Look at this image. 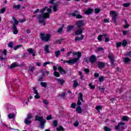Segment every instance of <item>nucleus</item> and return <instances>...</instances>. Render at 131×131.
Here are the masks:
<instances>
[{
  "mask_svg": "<svg viewBox=\"0 0 131 131\" xmlns=\"http://www.w3.org/2000/svg\"><path fill=\"white\" fill-rule=\"evenodd\" d=\"M66 96V93H62L60 95V97H61V98H63V99H64V98H65Z\"/></svg>",
  "mask_w": 131,
  "mask_h": 131,
  "instance_id": "56",
  "label": "nucleus"
},
{
  "mask_svg": "<svg viewBox=\"0 0 131 131\" xmlns=\"http://www.w3.org/2000/svg\"><path fill=\"white\" fill-rule=\"evenodd\" d=\"M22 47H23L22 45H17L14 47V51H17V50H18V49H19V48H22Z\"/></svg>",
  "mask_w": 131,
  "mask_h": 131,
  "instance_id": "38",
  "label": "nucleus"
},
{
  "mask_svg": "<svg viewBox=\"0 0 131 131\" xmlns=\"http://www.w3.org/2000/svg\"><path fill=\"white\" fill-rule=\"evenodd\" d=\"M76 106V104L75 103H72L71 105V108H75V106Z\"/></svg>",
  "mask_w": 131,
  "mask_h": 131,
  "instance_id": "60",
  "label": "nucleus"
},
{
  "mask_svg": "<svg viewBox=\"0 0 131 131\" xmlns=\"http://www.w3.org/2000/svg\"><path fill=\"white\" fill-rule=\"evenodd\" d=\"M32 90H33L34 94H35V95H38V92L35 87L32 88Z\"/></svg>",
  "mask_w": 131,
  "mask_h": 131,
  "instance_id": "35",
  "label": "nucleus"
},
{
  "mask_svg": "<svg viewBox=\"0 0 131 131\" xmlns=\"http://www.w3.org/2000/svg\"><path fill=\"white\" fill-rule=\"evenodd\" d=\"M127 45V41H126V40H123L122 43V47H126Z\"/></svg>",
  "mask_w": 131,
  "mask_h": 131,
  "instance_id": "34",
  "label": "nucleus"
},
{
  "mask_svg": "<svg viewBox=\"0 0 131 131\" xmlns=\"http://www.w3.org/2000/svg\"><path fill=\"white\" fill-rule=\"evenodd\" d=\"M54 75L55 77H60V73L58 72H54Z\"/></svg>",
  "mask_w": 131,
  "mask_h": 131,
  "instance_id": "37",
  "label": "nucleus"
},
{
  "mask_svg": "<svg viewBox=\"0 0 131 131\" xmlns=\"http://www.w3.org/2000/svg\"><path fill=\"white\" fill-rule=\"evenodd\" d=\"M89 86L90 88H91V89L92 90H94V89H95V88H96V85H93V84H92V83H89Z\"/></svg>",
  "mask_w": 131,
  "mask_h": 131,
  "instance_id": "50",
  "label": "nucleus"
},
{
  "mask_svg": "<svg viewBox=\"0 0 131 131\" xmlns=\"http://www.w3.org/2000/svg\"><path fill=\"white\" fill-rule=\"evenodd\" d=\"M50 48V46L48 45H46L44 48L45 51L47 54H49L50 53V51L49 48Z\"/></svg>",
  "mask_w": 131,
  "mask_h": 131,
  "instance_id": "24",
  "label": "nucleus"
},
{
  "mask_svg": "<svg viewBox=\"0 0 131 131\" xmlns=\"http://www.w3.org/2000/svg\"><path fill=\"white\" fill-rule=\"evenodd\" d=\"M130 58H129V57H126L124 58V62L125 64H129V62H130Z\"/></svg>",
  "mask_w": 131,
  "mask_h": 131,
  "instance_id": "21",
  "label": "nucleus"
},
{
  "mask_svg": "<svg viewBox=\"0 0 131 131\" xmlns=\"http://www.w3.org/2000/svg\"><path fill=\"white\" fill-rule=\"evenodd\" d=\"M78 85V82H77V80H75L74 81V84H73L74 88H77Z\"/></svg>",
  "mask_w": 131,
  "mask_h": 131,
  "instance_id": "33",
  "label": "nucleus"
},
{
  "mask_svg": "<svg viewBox=\"0 0 131 131\" xmlns=\"http://www.w3.org/2000/svg\"><path fill=\"white\" fill-rule=\"evenodd\" d=\"M99 80L100 82H103V81H104V76L99 77Z\"/></svg>",
  "mask_w": 131,
  "mask_h": 131,
  "instance_id": "49",
  "label": "nucleus"
},
{
  "mask_svg": "<svg viewBox=\"0 0 131 131\" xmlns=\"http://www.w3.org/2000/svg\"><path fill=\"white\" fill-rule=\"evenodd\" d=\"M58 69L60 73H63L64 74L66 73V71H65V70H64V69H63V68H62V67H59L58 68Z\"/></svg>",
  "mask_w": 131,
  "mask_h": 131,
  "instance_id": "22",
  "label": "nucleus"
},
{
  "mask_svg": "<svg viewBox=\"0 0 131 131\" xmlns=\"http://www.w3.org/2000/svg\"><path fill=\"white\" fill-rule=\"evenodd\" d=\"M55 54V56L59 57V56H60L61 54V51H60L59 50L56 51Z\"/></svg>",
  "mask_w": 131,
  "mask_h": 131,
  "instance_id": "39",
  "label": "nucleus"
},
{
  "mask_svg": "<svg viewBox=\"0 0 131 131\" xmlns=\"http://www.w3.org/2000/svg\"><path fill=\"white\" fill-rule=\"evenodd\" d=\"M105 64L103 62L99 61L98 63V68L99 69H103V68H105Z\"/></svg>",
  "mask_w": 131,
  "mask_h": 131,
  "instance_id": "15",
  "label": "nucleus"
},
{
  "mask_svg": "<svg viewBox=\"0 0 131 131\" xmlns=\"http://www.w3.org/2000/svg\"><path fill=\"white\" fill-rule=\"evenodd\" d=\"M79 75L80 76V78L81 80H83V78L84 77V76H83V74H82V72L81 71H79L78 72Z\"/></svg>",
  "mask_w": 131,
  "mask_h": 131,
  "instance_id": "25",
  "label": "nucleus"
},
{
  "mask_svg": "<svg viewBox=\"0 0 131 131\" xmlns=\"http://www.w3.org/2000/svg\"><path fill=\"white\" fill-rule=\"evenodd\" d=\"M40 85H41V86H42L43 88H47V86L48 85V83L46 82H40Z\"/></svg>",
  "mask_w": 131,
  "mask_h": 131,
  "instance_id": "28",
  "label": "nucleus"
},
{
  "mask_svg": "<svg viewBox=\"0 0 131 131\" xmlns=\"http://www.w3.org/2000/svg\"><path fill=\"white\" fill-rule=\"evenodd\" d=\"M58 11V6H53V12H57Z\"/></svg>",
  "mask_w": 131,
  "mask_h": 131,
  "instance_id": "52",
  "label": "nucleus"
},
{
  "mask_svg": "<svg viewBox=\"0 0 131 131\" xmlns=\"http://www.w3.org/2000/svg\"><path fill=\"white\" fill-rule=\"evenodd\" d=\"M35 121L40 122V126H41V128L45 127V124H46V122H47V120H46V119H43L42 116H39L38 115L35 116Z\"/></svg>",
  "mask_w": 131,
  "mask_h": 131,
  "instance_id": "3",
  "label": "nucleus"
},
{
  "mask_svg": "<svg viewBox=\"0 0 131 131\" xmlns=\"http://www.w3.org/2000/svg\"><path fill=\"white\" fill-rule=\"evenodd\" d=\"M100 51H104V48H103V47H99L96 49V52H99Z\"/></svg>",
  "mask_w": 131,
  "mask_h": 131,
  "instance_id": "54",
  "label": "nucleus"
},
{
  "mask_svg": "<svg viewBox=\"0 0 131 131\" xmlns=\"http://www.w3.org/2000/svg\"><path fill=\"white\" fill-rule=\"evenodd\" d=\"M73 28H74V26L73 25H69L67 26V31H68V32H71V30H72V29H73Z\"/></svg>",
  "mask_w": 131,
  "mask_h": 131,
  "instance_id": "23",
  "label": "nucleus"
},
{
  "mask_svg": "<svg viewBox=\"0 0 131 131\" xmlns=\"http://www.w3.org/2000/svg\"><path fill=\"white\" fill-rule=\"evenodd\" d=\"M101 11V9H100V8H97L95 9V14H99V13H100Z\"/></svg>",
  "mask_w": 131,
  "mask_h": 131,
  "instance_id": "40",
  "label": "nucleus"
},
{
  "mask_svg": "<svg viewBox=\"0 0 131 131\" xmlns=\"http://www.w3.org/2000/svg\"><path fill=\"white\" fill-rule=\"evenodd\" d=\"M126 56H127L128 57H131V51L127 52L126 53Z\"/></svg>",
  "mask_w": 131,
  "mask_h": 131,
  "instance_id": "63",
  "label": "nucleus"
},
{
  "mask_svg": "<svg viewBox=\"0 0 131 131\" xmlns=\"http://www.w3.org/2000/svg\"><path fill=\"white\" fill-rule=\"evenodd\" d=\"M77 30L75 32V35H82L83 32V28H77Z\"/></svg>",
  "mask_w": 131,
  "mask_h": 131,
  "instance_id": "12",
  "label": "nucleus"
},
{
  "mask_svg": "<svg viewBox=\"0 0 131 131\" xmlns=\"http://www.w3.org/2000/svg\"><path fill=\"white\" fill-rule=\"evenodd\" d=\"M38 81H43V77H40L38 79Z\"/></svg>",
  "mask_w": 131,
  "mask_h": 131,
  "instance_id": "64",
  "label": "nucleus"
},
{
  "mask_svg": "<svg viewBox=\"0 0 131 131\" xmlns=\"http://www.w3.org/2000/svg\"><path fill=\"white\" fill-rule=\"evenodd\" d=\"M6 12V8H3L0 10V14H4Z\"/></svg>",
  "mask_w": 131,
  "mask_h": 131,
  "instance_id": "46",
  "label": "nucleus"
},
{
  "mask_svg": "<svg viewBox=\"0 0 131 131\" xmlns=\"http://www.w3.org/2000/svg\"><path fill=\"white\" fill-rule=\"evenodd\" d=\"M97 60V57H96V55H92L89 59V61H90L91 63H95V62Z\"/></svg>",
  "mask_w": 131,
  "mask_h": 131,
  "instance_id": "17",
  "label": "nucleus"
},
{
  "mask_svg": "<svg viewBox=\"0 0 131 131\" xmlns=\"http://www.w3.org/2000/svg\"><path fill=\"white\" fill-rule=\"evenodd\" d=\"M46 119L47 120H51V119H52V115H50L49 116H48L47 117H46Z\"/></svg>",
  "mask_w": 131,
  "mask_h": 131,
  "instance_id": "59",
  "label": "nucleus"
},
{
  "mask_svg": "<svg viewBox=\"0 0 131 131\" xmlns=\"http://www.w3.org/2000/svg\"><path fill=\"white\" fill-rule=\"evenodd\" d=\"M83 38H84V35H81V37H76L75 38V41L76 42L77 41H78V40H82Z\"/></svg>",
  "mask_w": 131,
  "mask_h": 131,
  "instance_id": "19",
  "label": "nucleus"
},
{
  "mask_svg": "<svg viewBox=\"0 0 131 131\" xmlns=\"http://www.w3.org/2000/svg\"><path fill=\"white\" fill-rule=\"evenodd\" d=\"M93 11H94V9L89 8L88 9V10H84V13L86 15H90L91 14L93 13Z\"/></svg>",
  "mask_w": 131,
  "mask_h": 131,
  "instance_id": "14",
  "label": "nucleus"
},
{
  "mask_svg": "<svg viewBox=\"0 0 131 131\" xmlns=\"http://www.w3.org/2000/svg\"><path fill=\"white\" fill-rule=\"evenodd\" d=\"M55 80L57 81L58 84H59V85H61V86H63V85L65 83V80L63 79L56 78Z\"/></svg>",
  "mask_w": 131,
  "mask_h": 131,
  "instance_id": "13",
  "label": "nucleus"
},
{
  "mask_svg": "<svg viewBox=\"0 0 131 131\" xmlns=\"http://www.w3.org/2000/svg\"><path fill=\"white\" fill-rule=\"evenodd\" d=\"M110 14L111 16H112V19L114 23H116L117 20V17L118 16V13L114 11H110Z\"/></svg>",
  "mask_w": 131,
  "mask_h": 131,
  "instance_id": "7",
  "label": "nucleus"
},
{
  "mask_svg": "<svg viewBox=\"0 0 131 131\" xmlns=\"http://www.w3.org/2000/svg\"><path fill=\"white\" fill-rule=\"evenodd\" d=\"M80 100L81 102H83V95H82V93L81 92H80L79 93V97L78 98V101L77 103V105H82V103L80 101Z\"/></svg>",
  "mask_w": 131,
  "mask_h": 131,
  "instance_id": "9",
  "label": "nucleus"
},
{
  "mask_svg": "<svg viewBox=\"0 0 131 131\" xmlns=\"http://www.w3.org/2000/svg\"><path fill=\"white\" fill-rule=\"evenodd\" d=\"M25 124H30L31 123V120H29V119L26 118L25 120Z\"/></svg>",
  "mask_w": 131,
  "mask_h": 131,
  "instance_id": "27",
  "label": "nucleus"
},
{
  "mask_svg": "<svg viewBox=\"0 0 131 131\" xmlns=\"http://www.w3.org/2000/svg\"><path fill=\"white\" fill-rule=\"evenodd\" d=\"M123 7H125V8H128L129 6H130V3H124L123 4Z\"/></svg>",
  "mask_w": 131,
  "mask_h": 131,
  "instance_id": "36",
  "label": "nucleus"
},
{
  "mask_svg": "<svg viewBox=\"0 0 131 131\" xmlns=\"http://www.w3.org/2000/svg\"><path fill=\"white\" fill-rule=\"evenodd\" d=\"M124 124H125V123L124 122H119L118 124L115 127L116 130H124V128H125V127H124Z\"/></svg>",
  "mask_w": 131,
  "mask_h": 131,
  "instance_id": "6",
  "label": "nucleus"
},
{
  "mask_svg": "<svg viewBox=\"0 0 131 131\" xmlns=\"http://www.w3.org/2000/svg\"><path fill=\"white\" fill-rule=\"evenodd\" d=\"M48 9V7L45 6L44 8H43L42 9L40 10V13H43L46 10Z\"/></svg>",
  "mask_w": 131,
  "mask_h": 131,
  "instance_id": "44",
  "label": "nucleus"
},
{
  "mask_svg": "<svg viewBox=\"0 0 131 131\" xmlns=\"http://www.w3.org/2000/svg\"><path fill=\"white\" fill-rule=\"evenodd\" d=\"M96 110L98 111V112H100V110H102V106H96Z\"/></svg>",
  "mask_w": 131,
  "mask_h": 131,
  "instance_id": "48",
  "label": "nucleus"
},
{
  "mask_svg": "<svg viewBox=\"0 0 131 131\" xmlns=\"http://www.w3.org/2000/svg\"><path fill=\"white\" fill-rule=\"evenodd\" d=\"M78 14V11L75 10L74 12L72 13H69V16H73V17H76L77 19H82V16H81L80 14Z\"/></svg>",
  "mask_w": 131,
  "mask_h": 131,
  "instance_id": "8",
  "label": "nucleus"
},
{
  "mask_svg": "<svg viewBox=\"0 0 131 131\" xmlns=\"http://www.w3.org/2000/svg\"><path fill=\"white\" fill-rule=\"evenodd\" d=\"M129 118L126 116H123L122 118L123 121H128Z\"/></svg>",
  "mask_w": 131,
  "mask_h": 131,
  "instance_id": "26",
  "label": "nucleus"
},
{
  "mask_svg": "<svg viewBox=\"0 0 131 131\" xmlns=\"http://www.w3.org/2000/svg\"><path fill=\"white\" fill-rule=\"evenodd\" d=\"M56 0H50L48 2V4H50V5H54V2H55Z\"/></svg>",
  "mask_w": 131,
  "mask_h": 131,
  "instance_id": "58",
  "label": "nucleus"
},
{
  "mask_svg": "<svg viewBox=\"0 0 131 131\" xmlns=\"http://www.w3.org/2000/svg\"><path fill=\"white\" fill-rule=\"evenodd\" d=\"M108 58L110 60V63H111L112 66H115V60L114 59V56H113V54L111 53L108 55Z\"/></svg>",
  "mask_w": 131,
  "mask_h": 131,
  "instance_id": "11",
  "label": "nucleus"
},
{
  "mask_svg": "<svg viewBox=\"0 0 131 131\" xmlns=\"http://www.w3.org/2000/svg\"><path fill=\"white\" fill-rule=\"evenodd\" d=\"M84 71L86 74H89L90 73V69H84Z\"/></svg>",
  "mask_w": 131,
  "mask_h": 131,
  "instance_id": "55",
  "label": "nucleus"
},
{
  "mask_svg": "<svg viewBox=\"0 0 131 131\" xmlns=\"http://www.w3.org/2000/svg\"><path fill=\"white\" fill-rule=\"evenodd\" d=\"M78 125H79V122L78 121H76L75 122V123H74V126H78Z\"/></svg>",
  "mask_w": 131,
  "mask_h": 131,
  "instance_id": "57",
  "label": "nucleus"
},
{
  "mask_svg": "<svg viewBox=\"0 0 131 131\" xmlns=\"http://www.w3.org/2000/svg\"><path fill=\"white\" fill-rule=\"evenodd\" d=\"M35 99H40V96L38 95V94H36V95L34 96Z\"/></svg>",
  "mask_w": 131,
  "mask_h": 131,
  "instance_id": "61",
  "label": "nucleus"
},
{
  "mask_svg": "<svg viewBox=\"0 0 131 131\" xmlns=\"http://www.w3.org/2000/svg\"><path fill=\"white\" fill-rule=\"evenodd\" d=\"M14 45V43L13 42H10L9 43H8V47L9 48H13V46Z\"/></svg>",
  "mask_w": 131,
  "mask_h": 131,
  "instance_id": "53",
  "label": "nucleus"
},
{
  "mask_svg": "<svg viewBox=\"0 0 131 131\" xmlns=\"http://www.w3.org/2000/svg\"><path fill=\"white\" fill-rule=\"evenodd\" d=\"M73 56H77V58H73V59H71L70 60H67L66 62L69 64H74L78 61V59L81 58V52H76L73 53Z\"/></svg>",
  "mask_w": 131,
  "mask_h": 131,
  "instance_id": "2",
  "label": "nucleus"
},
{
  "mask_svg": "<svg viewBox=\"0 0 131 131\" xmlns=\"http://www.w3.org/2000/svg\"><path fill=\"white\" fill-rule=\"evenodd\" d=\"M122 32H123V35L125 36L127 34V32H128V31L124 30L122 31Z\"/></svg>",
  "mask_w": 131,
  "mask_h": 131,
  "instance_id": "62",
  "label": "nucleus"
},
{
  "mask_svg": "<svg viewBox=\"0 0 131 131\" xmlns=\"http://www.w3.org/2000/svg\"><path fill=\"white\" fill-rule=\"evenodd\" d=\"M64 26V25H62V27L61 28H60L57 31V32L58 33H61V32H62V31H63V27Z\"/></svg>",
  "mask_w": 131,
  "mask_h": 131,
  "instance_id": "43",
  "label": "nucleus"
},
{
  "mask_svg": "<svg viewBox=\"0 0 131 131\" xmlns=\"http://www.w3.org/2000/svg\"><path fill=\"white\" fill-rule=\"evenodd\" d=\"M57 131H64V128L62 126H59V127L56 128Z\"/></svg>",
  "mask_w": 131,
  "mask_h": 131,
  "instance_id": "32",
  "label": "nucleus"
},
{
  "mask_svg": "<svg viewBox=\"0 0 131 131\" xmlns=\"http://www.w3.org/2000/svg\"><path fill=\"white\" fill-rule=\"evenodd\" d=\"M62 40H63V39H59L58 40H56L55 41V43H59V45H61L62 43Z\"/></svg>",
  "mask_w": 131,
  "mask_h": 131,
  "instance_id": "31",
  "label": "nucleus"
},
{
  "mask_svg": "<svg viewBox=\"0 0 131 131\" xmlns=\"http://www.w3.org/2000/svg\"><path fill=\"white\" fill-rule=\"evenodd\" d=\"M53 126H57L58 125V121L54 120L53 122Z\"/></svg>",
  "mask_w": 131,
  "mask_h": 131,
  "instance_id": "47",
  "label": "nucleus"
},
{
  "mask_svg": "<svg viewBox=\"0 0 131 131\" xmlns=\"http://www.w3.org/2000/svg\"><path fill=\"white\" fill-rule=\"evenodd\" d=\"M121 45H122V42H117L116 44V48H119V47H121Z\"/></svg>",
  "mask_w": 131,
  "mask_h": 131,
  "instance_id": "42",
  "label": "nucleus"
},
{
  "mask_svg": "<svg viewBox=\"0 0 131 131\" xmlns=\"http://www.w3.org/2000/svg\"><path fill=\"white\" fill-rule=\"evenodd\" d=\"M81 105H77V106L76 107V111L79 114H81L82 113V110H81Z\"/></svg>",
  "mask_w": 131,
  "mask_h": 131,
  "instance_id": "18",
  "label": "nucleus"
},
{
  "mask_svg": "<svg viewBox=\"0 0 131 131\" xmlns=\"http://www.w3.org/2000/svg\"><path fill=\"white\" fill-rule=\"evenodd\" d=\"M104 131H111V129L109 127L105 126L104 127Z\"/></svg>",
  "mask_w": 131,
  "mask_h": 131,
  "instance_id": "51",
  "label": "nucleus"
},
{
  "mask_svg": "<svg viewBox=\"0 0 131 131\" xmlns=\"http://www.w3.org/2000/svg\"><path fill=\"white\" fill-rule=\"evenodd\" d=\"M77 28H81L82 26H84V20H78L76 22Z\"/></svg>",
  "mask_w": 131,
  "mask_h": 131,
  "instance_id": "10",
  "label": "nucleus"
},
{
  "mask_svg": "<svg viewBox=\"0 0 131 131\" xmlns=\"http://www.w3.org/2000/svg\"><path fill=\"white\" fill-rule=\"evenodd\" d=\"M16 67H20V65L18 64V62H15L12 63L10 67V69H14Z\"/></svg>",
  "mask_w": 131,
  "mask_h": 131,
  "instance_id": "16",
  "label": "nucleus"
},
{
  "mask_svg": "<svg viewBox=\"0 0 131 131\" xmlns=\"http://www.w3.org/2000/svg\"><path fill=\"white\" fill-rule=\"evenodd\" d=\"M15 117V114H8V118L9 119H13Z\"/></svg>",
  "mask_w": 131,
  "mask_h": 131,
  "instance_id": "29",
  "label": "nucleus"
},
{
  "mask_svg": "<svg viewBox=\"0 0 131 131\" xmlns=\"http://www.w3.org/2000/svg\"><path fill=\"white\" fill-rule=\"evenodd\" d=\"M40 38L42 39L43 41L45 42H48L51 39V35L50 34H46L40 33Z\"/></svg>",
  "mask_w": 131,
  "mask_h": 131,
  "instance_id": "5",
  "label": "nucleus"
},
{
  "mask_svg": "<svg viewBox=\"0 0 131 131\" xmlns=\"http://www.w3.org/2000/svg\"><path fill=\"white\" fill-rule=\"evenodd\" d=\"M20 8H21V6L20 5L13 6V9H15V10H19Z\"/></svg>",
  "mask_w": 131,
  "mask_h": 131,
  "instance_id": "30",
  "label": "nucleus"
},
{
  "mask_svg": "<svg viewBox=\"0 0 131 131\" xmlns=\"http://www.w3.org/2000/svg\"><path fill=\"white\" fill-rule=\"evenodd\" d=\"M31 118H32V114H31L30 113H29L27 119H31Z\"/></svg>",
  "mask_w": 131,
  "mask_h": 131,
  "instance_id": "45",
  "label": "nucleus"
},
{
  "mask_svg": "<svg viewBox=\"0 0 131 131\" xmlns=\"http://www.w3.org/2000/svg\"><path fill=\"white\" fill-rule=\"evenodd\" d=\"M103 37V35L100 34L99 35L97 39L99 41H102V38Z\"/></svg>",
  "mask_w": 131,
  "mask_h": 131,
  "instance_id": "41",
  "label": "nucleus"
},
{
  "mask_svg": "<svg viewBox=\"0 0 131 131\" xmlns=\"http://www.w3.org/2000/svg\"><path fill=\"white\" fill-rule=\"evenodd\" d=\"M13 20H14V23H12L13 26L12 29L13 30V34H18V30L17 29V26L19 24V21L17 20L16 17L13 16L12 17Z\"/></svg>",
  "mask_w": 131,
  "mask_h": 131,
  "instance_id": "4",
  "label": "nucleus"
},
{
  "mask_svg": "<svg viewBox=\"0 0 131 131\" xmlns=\"http://www.w3.org/2000/svg\"><path fill=\"white\" fill-rule=\"evenodd\" d=\"M47 12L39 14L37 17L39 23L40 24H43V26H46V22L45 21L46 19L50 18V14L52 13V9L51 8L47 9Z\"/></svg>",
  "mask_w": 131,
  "mask_h": 131,
  "instance_id": "1",
  "label": "nucleus"
},
{
  "mask_svg": "<svg viewBox=\"0 0 131 131\" xmlns=\"http://www.w3.org/2000/svg\"><path fill=\"white\" fill-rule=\"evenodd\" d=\"M28 52L29 54H32V56L33 57H35V52L33 51V49L32 48H29L28 50Z\"/></svg>",
  "mask_w": 131,
  "mask_h": 131,
  "instance_id": "20",
  "label": "nucleus"
}]
</instances>
